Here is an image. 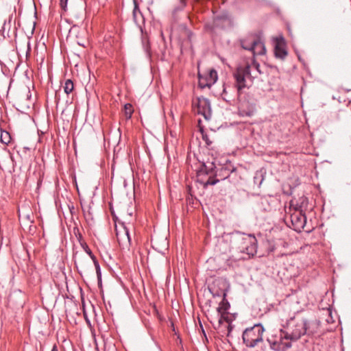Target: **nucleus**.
<instances>
[{"label": "nucleus", "instance_id": "2eb2a0df", "mask_svg": "<svg viewBox=\"0 0 351 351\" xmlns=\"http://www.w3.org/2000/svg\"><path fill=\"white\" fill-rule=\"evenodd\" d=\"M11 136L7 131H1L0 140L1 142L5 145H8L11 141Z\"/></svg>", "mask_w": 351, "mask_h": 351}, {"label": "nucleus", "instance_id": "4468645a", "mask_svg": "<svg viewBox=\"0 0 351 351\" xmlns=\"http://www.w3.org/2000/svg\"><path fill=\"white\" fill-rule=\"evenodd\" d=\"M256 36L255 34H249L245 38L241 40V45L243 49L252 51L253 41H255Z\"/></svg>", "mask_w": 351, "mask_h": 351}, {"label": "nucleus", "instance_id": "473e14b6", "mask_svg": "<svg viewBox=\"0 0 351 351\" xmlns=\"http://www.w3.org/2000/svg\"><path fill=\"white\" fill-rule=\"evenodd\" d=\"M247 116H251L252 115V113L251 112H248L247 113Z\"/></svg>", "mask_w": 351, "mask_h": 351}, {"label": "nucleus", "instance_id": "a211bd4d", "mask_svg": "<svg viewBox=\"0 0 351 351\" xmlns=\"http://www.w3.org/2000/svg\"><path fill=\"white\" fill-rule=\"evenodd\" d=\"M124 109L126 119H130L133 112L132 106L130 104H126L124 106Z\"/></svg>", "mask_w": 351, "mask_h": 351}, {"label": "nucleus", "instance_id": "bb28decb", "mask_svg": "<svg viewBox=\"0 0 351 351\" xmlns=\"http://www.w3.org/2000/svg\"><path fill=\"white\" fill-rule=\"evenodd\" d=\"M184 6H185V3H184V0H180V8H176V9H175V11H177V10H181V9H182Z\"/></svg>", "mask_w": 351, "mask_h": 351}, {"label": "nucleus", "instance_id": "72a5a7b5", "mask_svg": "<svg viewBox=\"0 0 351 351\" xmlns=\"http://www.w3.org/2000/svg\"><path fill=\"white\" fill-rule=\"evenodd\" d=\"M280 332H282V334H286V332L285 333V332H282V330H280Z\"/></svg>", "mask_w": 351, "mask_h": 351}, {"label": "nucleus", "instance_id": "39448f33", "mask_svg": "<svg viewBox=\"0 0 351 351\" xmlns=\"http://www.w3.org/2000/svg\"><path fill=\"white\" fill-rule=\"evenodd\" d=\"M288 324L289 332L285 335V340L296 341L306 332L307 322L304 319H291Z\"/></svg>", "mask_w": 351, "mask_h": 351}, {"label": "nucleus", "instance_id": "c756f323", "mask_svg": "<svg viewBox=\"0 0 351 351\" xmlns=\"http://www.w3.org/2000/svg\"><path fill=\"white\" fill-rule=\"evenodd\" d=\"M80 240H81L82 241H84L83 239H82V235L80 234H79V237H78V241H80Z\"/></svg>", "mask_w": 351, "mask_h": 351}, {"label": "nucleus", "instance_id": "b1692460", "mask_svg": "<svg viewBox=\"0 0 351 351\" xmlns=\"http://www.w3.org/2000/svg\"><path fill=\"white\" fill-rule=\"evenodd\" d=\"M219 180H211L210 178H209L206 182V185H214Z\"/></svg>", "mask_w": 351, "mask_h": 351}, {"label": "nucleus", "instance_id": "f704fd0d", "mask_svg": "<svg viewBox=\"0 0 351 351\" xmlns=\"http://www.w3.org/2000/svg\"><path fill=\"white\" fill-rule=\"evenodd\" d=\"M280 332H282V334H286V332L285 333V332H282V330H280Z\"/></svg>", "mask_w": 351, "mask_h": 351}, {"label": "nucleus", "instance_id": "412c9836", "mask_svg": "<svg viewBox=\"0 0 351 351\" xmlns=\"http://www.w3.org/2000/svg\"><path fill=\"white\" fill-rule=\"evenodd\" d=\"M67 2H68V0H60V5L64 11H66Z\"/></svg>", "mask_w": 351, "mask_h": 351}, {"label": "nucleus", "instance_id": "cd10ccee", "mask_svg": "<svg viewBox=\"0 0 351 351\" xmlns=\"http://www.w3.org/2000/svg\"><path fill=\"white\" fill-rule=\"evenodd\" d=\"M25 95L27 97V99H29L31 97L30 92L29 89L25 90Z\"/></svg>", "mask_w": 351, "mask_h": 351}, {"label": "nucleus", "instance_id": "a878e982", "mask_svg": "<svg viewBox=\"0 0 351 351\" xmlns=\"http://www.w3.org/2000/svg\"><path fill=\"white\" fill-rule=\"evenodd\" d=\"M200 172H204L206 174H208L210 172L207 169V167L204 164Z\"/></svg>", "mask_w": 351, "mask_h": 351}, {"label": "nucleus", "instance_id": "2f4dec72", "mask_svg": "<svg viewBox=\"0 0 351 351\" xmlns=\"http://www.w3.org/2000/svg\"><path fill=\"white\" fill-rule=\"evenodd\" d=\"M79 45L84 46L83 44H82V42L78 43Z\"/></svg>", "mask_w": 351, "mask_h": 351}, {"label": "nucleus", "instance_id": "c9c22d12", "mask_svg": "<svg viewBox=\"0 0 351 351\" xmlns=\"http://www.w3.org/2000/svg\"><path fill=\"white\" fill-rule=\"evenodd\" d=\"M28 49H29V43L27 44Z\"/></svg>", "mask_w": 351, "mask_h": 351}, {"label": "nucleus", "instance_id": "aec40b11", "mask_svg": "<svg viewBox=\"0 0 351 351\" xmlns=\"http://www.w3.org/2000/svg\"><path fill=\"white\" fill-rule=\"evenodd\" d=\"M221 21H229V19L226 15L217 16L215 18V21H214L215 25L216 26H219Z\"/></svg>", "mask_w": 351, "mask_h": 351}, {"label": "nucleus", "instance_id": "dca6fc26", "mask_svg": "<svg viewBox=\"0 0 351 351\" xmlns=\"http://www.w3.org/2000/svg\"><path fill=\"white\" fill-rule=\"evenodd\" d=\"M74 88V85L71 80H66L64 86V91L66 94L71 93Z\"/></svg>", "mask_w": 351, "mask_h": 351}, {"label": "nucleus", "instance_id": "6e6552de", "mask_svg": "<svg viewBox=\"0 0 351 351\" xmlns=\"http://www.w3.org/2000/svg\"><path fill=\"white\" fill-rule=\"evenodd\" d=\"M217 80V73L215 69H210L205 77L199 74V84L202 88L210 87Z\"/></svg>", "mask_w": 351, "mask_h": 351}, {"label": "nucleus", "instance_id": "0eeeda50", "mask_svg": "<svg viewBox=\"0 0 351 351\" xmlns=\"http://www.w3.org/2000/svg\"><path fill=\"white\" fill-rule=\"evenodd\" d=\"M285 336L282 337L281 334L280 337L276 338L272 337L271 338H269L267 341L271 349L275 351H285L291 346V342L285 341Z\"/></svg>", "mask_w": 351, "mask_h": 351}, {"label": "nucleus", "instance_id": "6ab92c4d", "mask_svg": "<svg viewBox=\"0 0 351 351\" xmlns=\"http://www.w3.org/2000/svg\"><path fill=\"white\" fill-rule=\"evenodd\" d=\"M80 243L82 247L84 249V250L89 255L90 258H93V256L94 254H93L92 251L88 246L87 243L85 241H82L80 240Z\"/></svg>", "mask_w": 351, "mask_h": 351}, {"label": "nucleus", "instance_id": "4be33fe9", "mask_svg": "<svg viewBox=\"0 0 351 351\" xmlns=\"http://www.w3.org/2000/svg\"><path fill=\"white\" fill-rule=\"evenodd\" d=\"M202 138L206 142L207 145H210L212 144V141H210L207 134L202 133Z\"/></svg>", "mask_w": 351, "mask_h": 351}, {"label": "nucleus", "instance_id": "f8f14e48", "mask_svg": "<svg viewBox=\"0 0 351 351\" xmlns=\"http://www.w3.org/2000/svg\"><path fill=\"white\" fill-rule=\"evenodd\" d=\"M134 1V9L132 12L133 19L134 23L139 27H141L145 23V18L139 9L138 4L136 0Z\"/></svg>", "mask_w": 351, "mask_h": 351}, {"label": "nucleus", "instance_id": "393cba45", "mask_svg": "<svg viewBox=\"0 0 351 351\" xmlns=\"http://www.w3.org/2000/svg\"><path fill=\"white\" fill-rule=\"evenodd\" d=\"M93 257V258H91V259L93 260V263H94L95 267L96 268V267H99V262L97 261V258H96L95 256L94 255Z\"/></svg>", "mask_w": 351, "mask_h": 351}, {"label": "nucleus", "instance_id": "9b49d317", "mask_svg": "<svg viewBox=\"0 0 351 351\" xmlns=\"http://www.w3.org/2000/svg\"><path fill=\"white\" fill-rule=\"evenodd\" d=\"M251 52L253 57L256 56L264 55L266 52L264 43L261 40L260 38L256 37L255 41H253Z\"/></svg>", "mask_w": 351, "mask_h": 351}, {"label": "nucleus", "instance_id": "f03ea898", "mask_svg": "<svg viewBox=\"0 0 351 351\" xmlns=\"http://www.w3.org/2000/svg\"><path fill=\"white\" fill-rule=\"evenodd\" d=\"M233 76L239 96L244 88H248L252 86L253 80L256 77V73H252V66L250 62L240 64L234 71Z\"/></svg>", "mask_w": 351, "mask_h": 351}, {"label": "nucleus", "instance_id": "7c9ffc66", "mask_svg": "<svg viewBox=\"0 0 351 351\" xmlns=\"http://www.w3.org/2000/svg\"><path fill=\"white\" fill-rule=\"evenodd\" d=\"M79 45L84 46L83 44H82V42L78 43Z\"/></svg>", "mask_w": 351, "mask_h": 351}, {"label": "nucleus", "instance_id": "1a4fd4ad", "mask_svg": "<svg viewBox=\"0 0 351 351\" xmlns=\"http://www.w3.org/2000/svg\"><path fill=\"white\" fill-rule=\"evenodd\" d=\"M291 221L295 229L303 228L305 226L306 217L301 211H296L291 215Z\"/></svg>", "mask_w": 351, "mask_h": 351}, {"label": "nucleus", "instance_id": "f257e3e1", "mask_svg": "<svg viewBox=\"0 0 351 351\" xmlns=\"http://www.w3.org/2000/svg\"><path fill=\"white\" fill-rule=\"evenodd\" d=\"M227 282L223 278L216 279L213 284V287H209V291L214 297L223 296L221 302L219 303V306L217 308V315L219 317V324H221L222 322H229L230 321L229 317L228 311L230 308V304L228 300L227 296Z\"/></svg>", "mask_w": 351, "mask_h": 351}, {"label": "nucleus", "instance_id": "f3484780", "mask_svg": "<svg viewBox=\"0 0 351 351\" xmlns=\"http://www.w3.org/2000/svg\"><path fill=\"white\" fill-rule=\"evenodd\" d=\"M250 64L252 66V73H256V77H258V74L261 73V71L260 70V64L258 63L254 59L252 60Z\"/></svg>", "mask_w": 351, "mask_h": 351}, {"label": "nucleus", "instance_id": "5701e85b", "mask_svg": "<svg viewBox=\"0 0 351 351\" xmlns=\"http://www.w3.org/2000/svg\"><path fill=\"white\" fill-rule=\"evenodd\" d=\"M95 270H96V273H97V278H98V282H100L101 280V273L100 266L96 267Z\"/></svg>", "mask_w": 351, "mask_h": 351}, {"label": "nucleus", "instance_id": "20e7f679", "mask_svg": "<svg viewBox=\"0 0 351 351\" xmlns=\"http://www.w3.org/2000/svg\"><path fill=\"white\" fill-rule=\"evenodd\" d=\"M264 328L261 324L246 328L242 335L243 343L248 348H254L263 341Z\"/></svg>", "mask_w": 351, "mask_h": 351}, {"label": "nucleus", "instance_id": "423d86ee", "mask_svg": "<svg viewBox=\"0 0 351 351\" xmlns=\"http://www.w3.org/2000/svg\"><path fill=\"white\" fill-rule=\"evenodd\" d=\"M193 105L197 108V113L202 114L206 120L211 117L210 101L204 97H197L193 101Z\"/></svg>", "mask_w": 351, "mask_h": 351}, {"label": "nucleus", "instance_id": "ddd939ff", "mask_svg": "<svg viewBox=\"0 0 351 351\" xmlns=\"http://www.w3.org/2000/svg\"><path fill=\"white\" fill-rule=\"evenodd\" d=\"M117 237L119 244L130 243L131 238L129 230L125 226H123L122 232L117 231Z\"/></svg>", "mask_w": 351, "mask_h": 351}, {"label": "nucleus", "instance_id": "9d476101", "mask_svg": "<svg viewBox=\"0 0 351 351\" xmlns=\"http://www.w3.org/2000/svg\"><path fill=\"white\" fill-rule=\"evenodd\" d=\"M285 39L283 37L276 38V43L274 48V53L276 58L282 60L285 59L287 56V51L284 47Z\"/></svg>", "mask_w": 351, "mask_h": 351}, {"label": "nucleus", "instance_id": "c85d7f7f", "mask_svg": "<svg viewBox=\"0 0 351 351\" xmlns=\"http://www.w3.org/2000/svg\"><path fill=\"white\" fill-rule=\"evenodd\" d=\"M51 351H58L56 345H54Z\"/></svg>", "mask_w": 351, "mask_h": 351}, {"label": "nucleus", "instance_id": "7ed1b4c3", "mask_svg": "<svg viewBox=\"0 0 351 351\" xmlns=\"http://www.w3.org/2000/svg\"><path fill=\"white\" fill-rule=\"evenodd\" d=\"M232 243L241 252L250 256L256 253L257 241L253 234H246L240 231L232 233Z\"/></svg>", "mask_w": 351, "mask_h": 351}]
</instances>
